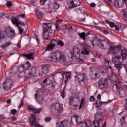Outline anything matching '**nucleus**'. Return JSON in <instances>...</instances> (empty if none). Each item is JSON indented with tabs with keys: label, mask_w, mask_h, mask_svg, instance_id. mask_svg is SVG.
Segmentation results:
<instances>
[{
	"label": "nucleus",
	"mask_w": 127,
	"mask_h": 127,
	"mask_svg": "<svg viewBox=\"0 0 127 127\" xmlns=\"http://www.w3.org/2000/svg\"><path fill=\"white\" fill-rule=\"evenodd\" d=\"M73 103V107H75L76 108L79 107V103H80V98H79V97H74Z\"/></svg>",
	"instance_id": "c756f323"
},
{
	"label": "nucleus",
	"mask_w": 127,
	"mask_h": 127,
	"mask_svg": "<svg viewBox=\"0 0 127 127\" xmlns=\"http://www.w3.org/2000/svg\"><path fill=\"white\" fill-rule=\"evenodd\" d=\"M3 88L6 91H8V90H10L11 88H12V82H10V83L7 82H4L3 83Z\"/></svg>",
	"instance_id": "6ab92c4d"
},
{
	"label": "nucleus",
	"mask_w": 127,
	"mask_h": 127,
	"mask_svg": "<svg viewBox=\"0 0 127 127\" xmlns=\"http://www.w3.org/2000/svg\"><path fill=\"white\" fill-rule=\"evenodd\" d=\"M95 97H94V96H91L90 98H89V101L90 102H95Z\"/></svg>",
	"instance_id": "3c124183"
},
{
	"label": "nucleus",
	"mask_w": 127,
	"mask_h": 127,
	"mask_svg": "<svg viewBox=\"0 0 127 127\" xmlns=\"http://www.w3.org/2000/svg\"><path fill=\"white\" fill-rule=\"evenodd\" d=\"M52 79H53L52 76L49 77L43 81V83L46 84L47 85H50L52 83Z\"/></svg>",
	"instance_id": "c85d7f7f"
},
{
	"label": "nucleus",
	"mask_w": 127,
	"mask_h": 127,
	"mask_svg": "<svg viewBox=\"0 0 127 127\" xmlns=\"http://www.w3.org/2000/svg\"><path fill=\"white\" fill-rule=\"evenodd\" d=\"M50 121H51V118H50V117H46L45 118V121L46 122V123H48V122H50Z\"/></svg>",
	"instance_id": "bf43d9fd"
},
{
	"label": "nucleus",
	"mask_w": 127,
	"mask_h": 127,
	"mask_svg": "<svg viewBox=\"0 0 127 127\" xmlns=\"http://www.w3.org/2000/svg\"><path fill=\"white\" fill-rule=\"evenodd\" d=\"M47 0H40L41 4H42V5H44V4H45Z\"/></svg>",
	"instance_id": "13d9d810"
},
{
	"label": "nucleus",
	"mask_w": 127,
	"mask_h": 127,
	"mask_svg": "<svg viewBox=\"0 0 127 127\" xmlns=\"http://www.w3.org/2000/svg\"><path fill=\"white\" fill-rule=\"evenodd\" d=\"M51 66L49 64L45 65L42 66V72L44 75H46L49 73V70H50Z\"/></svg>",
	"instance_id": "dca6fc26"
},
{
	"label": "nucleus",
	"mask_w": 127,
	"mask_h": 127,
	"mask_svg": "<svg viewBox=\"0 0 127 127\" xmlns=\"http://www.w3.org/2000/svg\"><path fill=\"white\" fill-rule=\"evenodd\" d=\"M105 22H106V23H108V24H109L110 27H115V23H114V22H110L108 20H105Z\"/></svg>",
	"instance_id": "a19ab883"
},
{
	"label": "nucleus",
	"mask_w": 127,
	"mask_h": 127,
	"mask_svg": "<svg viewBox=\"0 0 127 127\" xmlns=\"http://www.w3.org/2000/svg\"><path fill=\"white\" fill-rule=\"evenodd\" d=\"M23 66V68H24V70H25V72L26 71V70H28L29 68H31V64H30V63L29 62L27 61L26 64L24 65H22Z\"/></svg>",
	"instance_id": "2f4dec72"
},
{
	"label": "nucleus",
	"mask_w": 127,
	"mask_h": 127,
	"mask_svg": "<svg viewBox=\"0 0 127 127\" xmlns=\"http://www.w3.org/2000/svg\"><path fill=\"white\" fill-rule=\"evenodd\" d=\"M80 78H81V82H87V76L86 74H80Z\"/></svg>",
	"instance_id": "58836bf2"
},
{
	"label": "nucleus",
	"mask_w": 127,
	"mask_h": 127,
	"mask_svg": "<svg viewBox=\"0 0 127 127\" xmlns=\"http://www.w3.org/2000/svg\"><path fill=\"white\" fill-rule=\"evenodd\" d=\"M101 94H98L97 97V100H101Z\"/></svg>",
	"instance_id": "69168bd1"
},
{
	"label": "nucleus",
	"mask_w": 127,
	"mask_h": 127,
	"mask_svg": "<svg viewBox=\"0 0 127 127\" xmlns=\"http://www.w3.org/2000/svg\"><path fill=\"white\" fill-rule=\"evenodd\" d=\"M91 43L93 46H98L99 48L102 49H108L110 46V43L109 40H102L101 41H98L97 38H94L93 40L91 41Z\"/></svg>",
	"instance_id": "7ed1b4c3"
},
{
	"label": "nucleus",
	"mask_w": 127,
	"mask_h": 127,
	"mask_svg": "<svg viewBox=\"0 0 127 127\" xmlns=\"http://www.w3.org/2000/svg\"><path fill=\"white\" fill-rule=\"evenodd\" d=\"M120 122L122 126H124L126 124V118L124 117H122L120 119Z\"/></svg>",
	"instance_id": "37998d69"
},
{
	"label": "nucleus",
	"mask_w": 127,
	"mask_h": 127,
	"mask_svg": "<svg viewBox=\"0 0 127 127\" xmlns=\"http://www.w3.org/2000/svg\"><path fill=\"white\" fill-rule=\"evenodd\" d=\"M53 88H54V86H53V85H52V84H51V86H50L48 88H47V90L48 91H52V90H53Z\"/></svg>",
	"instance_id": "864d4df0"
},
{
	"label": "nucleus",
	"mask_w": 127,
	"mask_h": 127,
	"mask_svg": "<svg viewBox=\"0 0 127 127\" xmlns=\"http://www.w3.org/2000/svg\"><path fill=\"white\" fill-rule=\"evenodd\" d=\"M59 56H60V52L52 53L50 56L47 58V60H49V61H51L52 62H57Z\"/></svg>",
	"instance_id": "0eeeda50"
},
{
	"label": "nucleus",
	"mask_w": 127,
	"mask_h": 127,
	"mask_svg": "<svg viewBox=\"0 0 127 127\" xmlns=\"http://www.w3.org/2000/svg\"><path fill=\"white\" fill-rule=\"evenodd\" d=\"M72 51L73 54H74L75 57H77V55L78 56V58L76 60L78 62H79V60H80V59H79V56H80V49L79 47L75 46L73 47Z\"/></svg>",
	"instance_id": "a211bd4d"
},
{
	"label": "nucleus",
	"mask_w": 127,
	"mask_h": 127,
	"mask_svg": "<svg viewBox=\"0 0 127 127\" xmlns=\"http://www.w3.org/2000/svg\"><path fill=\"white\" fill-rule=\"evenodd\" d=\"M89 35H91L90 33H88L86 34V33L83 32L80 33V38H81V39H83L85 42H86V37H88Z\"/></svg>",
	"instance_id": "bb28decb"
},
{
	"label": "nucleus",
	"mask_w": 127,
	"mask_h": 127,
	"mask_svg": "<svg viewBox=\"0 0 127 127\" xmlns=\"http://www.w3.org/2000/svg\"><path fill=\"white\" fill-rule=\"evenodd\" d=\"M98 85L101 90H105L108 87H109V85L108 84V79H101L98 81Z\"/></svg>",
	"instance_id": "1a4fd4ad"
},
{
	"label": "nucleus",
	"mask_w": 127,
	"mask_h": 127,
	"mask_svg": "<svg viewBox=\"0 0 127 127\" xmlns=\"http://www.w3.org/2000/svg\"><path fill=\"white\" fill-rule=\"evenodd\" d=\"M109 46L110 50L108 51L107 54H113V55L118 54V52H119V51L122 48V46H121V45L117 46H111L109 45Z\"/></svg>",
	"instance_id": "39448f33"
},
{
	"label": "nucleus",
	"mask_w": 127,
	"mask_h": 127,
	"mask_svg": "<svg viewBox=\"0 0 127 127\" xmlns=\"http://www.w3.org/2000/svg\"><path fill=\"white\" fill-rule=\"evenodd\" d=\"M5 30L4 31H1L0 32V42H1L2 41V39H4L5 38Z\"/></svg>",
	"instance_id": "72a5a7b5"
},
{
	"label": "nucleus",
	"mask_w": 127,
	"mask_h": 127,
	"mask_svg": "<svg viewBox=\"0 0 127 127\" xmlns=\"http://www.w3.org/2000/svg\"><path fill=\"white\" fill-rule=\"evenodd\" d=\"M90 53V51L88 49H87V47H86V45L82 44L81 47V54L83 55H88Z\"/></svg>",
	"instance_id": "aec40b11"
},
{
	"label": "nucleus",
	"mask_w": 127,
	"mask_h": 127,
	"mask_svg": "<svg viewBox=\"0 0 127 127\" xmlns=\"http://www.w3.org/2000/svg\"><path fill=\"white\" fill-rule=\"evenodd\" d=\"M53 5H54V8H55L56 9H57L59 8V7L60 6V5H59L58 4V3H57V2H55L53 4Z\"/></svg>",
	"instance_id": "09e8293b"
},
{
	"label": "nucleus",
	"mask_w": 127,
	"mask_h": 127,
	"mask_svg": "<svg viewBox=\"0 0 127 127\" xmlns=\"http://www.w3.org/2000/svg\"><path fill=\"white\" fill-rule=\"evenodd\" d=\"M103 120H104V116L102 113L98 112L95 114L94 121L101 123Z\"/></svg>",
	"instance_id": "f3484780"
},
{
	"label": "nucleus",
	"mask_w": 127,
	"mask_h": 127,
	"mask_svg": "<svg viewBox=\"0 0 127 127\" xmlns=\"http://www.w3.org/2000/svg\"><path fill=\"white\" fill-rule=\"evenodd\" d=\"M56 46V40H52L50 43L48 44L45 51H52L54 49V47Z\"/></svg>",
	"instance_id": "9b49d317"
},
{
	"label": "nucleus",
	"mask_w": 127,
	"mask_h": 127,
	"mask_svg": "<svg viewBox=\"0 0 127 127\" xmlns=\"http://www.w3.org/2000/svg\"><path fill=\"white\" fill-rule=\"evenodd\" d=\"M69 100L70 105H73V106H74V97L70 96Z\"/></svg>",
	"instance_id": "c03bdc74"
},
{
	"label": "nucleus",
	"mask_w": 127,
	"mask_h": 127,
	"mask_svg": "<svg viewBox=\"0 0 127 127\" xmlns=\"http://www.w3.org/2000/svg\"><path fill=\"white\" fill-rule=\"evenodd\" d=\"M75 81L76 83H80V77L79 75L75 77Z\"/></svg>",
	"instance_id": "8fccbe9b"
},
{
	"label": "nucleus",
	"mask_w": 127,
	"mask_h": 127,
	"mask_svg": "<svg viewBox=\"0 0 127 127\" xmlns=\"http://www.w3.org/2000/svg\"><path fill=\"white\" fill-rule=\"evenodd\" d=\"M114 27L115 28V29L116 30H117V31H119V30H120V27H121V26L115 25Z\"/></svg>",
	"instance_id": "052dcab7"
},
{
	"label": "nucleus",
	"mask_w": 127,
	"mask_h": 127,
	"mask_svg": "<svg viewBox=\"0 0 127 127\" xmlns=\"http://www.w3.org/2000/svg\"><path fill=\"white\" fill-rule=\"evenodd\" d=\"M36 13L39 18H42V17H43V13L40 11L38 9L36 10Z\"/></svg>",
	"instance_id": "c9c22d12"
},
{
	"label": "nucleus",
	"mask_w": 127,
	"mask_h": 127,
	"mask_svg": "<svg viewBox=\"0 0 127 127\" xmlns=\"http://www.w3.org/2000/svg\"><path fill=\"white\" fill-rule=\"evenodd\" d=\"M123 17L125 20L127 21V12H125L123 14Z\"/></svg>",
	"instance_id": "5fc2aeb1"
},
{
	"label": "nucleus",
	"mask_w": 127,
	"mask_h": 127,
	"mask_svg": "<svg viewBox=\"0 0 127 127\" xmlns=\"http://www.w3.org/2000/svg\"><path fill=\"white\" fill-rule=\"evenodd\" d=\"M11 113L14 116V115L17 113V111L16 109H12L11 110Z\"/></svg>",
	"instance_id": "603ef678"
},
{
	"label": "nucleus",
	"mask_w": 127,
	"mask_h": 127,
	"mask_svg": "<svg viewBox=\"0 0 127 127\" xmlns=\"http://www.w3.org/2000/svg\"><path fill=\"white\" fill-rule=\"evenodd\" d=\"M77 6H78V5L76 4V3L74 2V1H72L70 2V6H69V8H74V7H77Z\"/></svg>",
	"instance_id": "ea45409f"
},
{
	"label": "nucleus",
	"mask_w": 127,
	"mask_h": 127,
	"mask_svg": "<svg viewBox=\"0 0 127 127\" xmlns=\"http://www.w3.org/2000/svg\"><path fill=\"white\" fill-rule=\"evenodd\" d=\"M43 27V38L45 40H49L52 35V30H51L52 25L50 23H44Z\"/></svg>",
	"instance_id": "f03ea898"
},
{
	"label": "nucleus",
	"mask_w": 127,
	"mask_h": 127,
	"mask_svg": "<svg viewBox=\"0 0 127 127\" xmlns=\"http://www.w3.org/2000/svg\"><path fill=\"white\" fill-rule=\"evenodd\" d=\"M10 45H11V42H7L5 44H2L1 45V48L2 49H5V48L8 47Z\"/></svg>",
	"instance_id": "e433bc0d"
},
{
	"label": "nucleus",
	"mask_w": 127,
	"mask_h": 127,
	"mask_svg": "<svg viewBox=\"0 0 127 127\" xmlns=\"http://www.w3.org/2000/svg\"><path fill=\"white\" fill-rule=\"evenodd\" d=\"M58 60H59L60 63H65L66 62L65 55L61 54V52H60V56L58 58Z\"/></svg>",
	"instance_id": "5701e85b"
},
{
	"label": "nucleus",
	"mask_w": 127,
	"mask_h": 127,
	"mask_svg": "<svg viewBox=\"0 0 127 127\" xmlns=\"http://www.w3.org/2000/svg\"><path fill=\"white\" fill-rule=\"evenodd\" d=\"M80 126L81 127H91V120H88L85 122H80Z\"/></svg>",
	"instance_id": "b1692460"
},
{
	"label": "nucleus",
	"mask_w": 127,
	"mask_h": 127,
	"mask_svg": "<svg viewBox=\"0 0 127 127\" xmlns=\"http://www.w3.org/2000/svg\"><path fill=\"white\" fill-rule=\"evenodd\" d=\"M18 27L19 28V32L21 34H22V32H23V29L21 27H20L19 26H18Z\"/></svg>",
	"instance_id": "4d7b16f0"
},
{
	"label": "nucleus",
	"mask_w": 127,
	"mask_h": 127,
	"mask_svg": "<svg viewBox=\"0 0 127 127\" xmlns=\"http://www.w3.org/2000/svg\"><path fill=\"white\" fill-rule=\"evenodd\" d=\"M62 127H71V124L67 120L61 121Z\"/></svg>",
	"instance_id": "393cba45"
},
{
	"label": "nucleus",
	"mask_w": 127,
	"mask_h": 127,
	"mask_svg": "<svg viewBox=\"0 0 127 127\" xmlns=\"http://www.w3.org/2000/svg\"><path fill=\"white\" fill-rule=\"evenodd\" d=\"M124 3L127 7V0H116L114 2L116 7H123Z\"/></svg>",
	"instance_id": "f8f14e48"
},
{
	"label": "nucleus",
	"mask_w": 127,
	"mask_h": 127,
	"mask_svg": "<svg viewBox=\"0 0 127 127\" xmlns=\"http://www.w3.org/2000/svg\"><path fill=\"white\" fill-rule=\"evenodd\" d=\"M70 78L71 72L65 73L63 75V81H64V83H67L68 79H70Z\"/></svg>",
	"instance_id": "4be33fe9"
},
{
	"label": "nucleus",
	"mask_w": 127,
	"mask_h": 127,
	"mask_svg": "<svg viewBox=\"0 0 127 127\" xmlns=\"http://www.w3.org/2000/svg\"><path fill=\"white\" fill-rule=\"evenodd\" d=\"M27 108L29 111H32L34 114H39L42 111V108H36L32 105H28Z\"/></svg>",
	"instance_id": "ddd939ff"
},
{
	"label": "nucleus",
	"mask_w": 127,
	"mask_h": 127,
	"mask_svg": "<svg viewBox=\"0 0 127 127\" xmlns=\"http://www.w3.org/2000/svg\"><path fill=\"white\" fill-rule=\"evenodd\" d=\"M74 53L72 51H70L68 54V56L69 58H73L74 57Z\"/></svg>",
	"instance_id": "a18cd8bd"
},
{
	"label": "nucleus",
	"mask_w": 127,
	"mask_h": 127,
	"mask_svg": "<svg viewBox=\"0 0 127 127\" xmlns=\"http://www.w3.org/2000/svg\"><path fill=\"white\" fill-rule=\"evenodd\" d=\"M118 91L119 92V94L121 98H123V97H125V96H126V92L125 91V90H124V88H123L122 90Z\"/></svg>",
	"instance_id": "4c0bfd02"
},
{
	"label": "nucleus",
	"mask_w": 127,
	"mask_h": 127,
	"mask_svg": "<svg viewBox=\"0 0 127 127\" xmlns=\"http://www.w3.org/2000/svg\"><path fill=\"white\" fill-rule=\"evenodd\" d=\"M107 104H109V102H100L97 101L94 103L96 108H99V107H101V106H103V105H107Z\"/></svg>",
	"instance_id": "a878e982"
},
{
	"label": "nucleus",
	"mask_w": 127,
	"mask_h": 127,
	"mask_svg": "<svg viewBox=\"0 0 127 127\" xmlns=\"http://www.w3.org/2000/svg\"><path fill=\"white\" fill-rule=\"evenodd\" d=\"M86 104H87V102H86V99H85L84 97H83L81 99L80 109H82V108H85V107H86Z\"/></svg>",
	"instance_id": "7c9ffc66"
},
{
	"label": "nucleus",
	"mask_w": 127,
	"mask_h": 127,
	"mask_svg": "<svg viewBox=\"0 0 127 127\" xmlns=\"http://www.w3.org/2000/svg\"><path fill=\"white\" fill-rule=\"evenodd\" d=\"M78 119H79V116H75L71 117V122L73 123V120H75L76 123H78Z\"/></svg>",
	"instance_id": "de8ad7c7"
},
{
	"label": "nucleus",
	"mask_w": 127,
	"mask_h": 127,
	"mask_svg": "<svg viewBox=\"0 0 127 127\" xmlns=\"http://www.w3.org/2000/svg\"><path fill=\"white\" fill-rule=\"evenodd\" d=\"M6 5L8 7H10L11 6H12V3H11V2L10 1L7 2Z\"/></svg>",
	"instance_id": "6e6d98bb"
},
{
	"label": "nucleus",
	"mask_w": 127,
	"mask_h": 127,
	"mask_svg": "<svg viewBox=\"0 0 127 127\" xmlns=\"http://www.w3.org/2000/svg\"><path fill=\"white\" fill-rule=\"evenodd\" d=\"M18 70L19 73H22V72H23L24 71H25L22 65L18 67Z\"/></svg>",
	"instance_id": "49530a36"
},
{
	"label": "nucleus",
	"mask_w": 127,
	"mask_h": 127,
	"mask_svg": "<svg viewBox=\"0 0 127 127\" xmlns=\"http://www.w3.org/2000/svg\"><path fill=\"white\" fill-rule=\"evenodd\" d=\"M56 29L58 31H59V30H60V27H59V26L57 24H56Z\"/></svg>",
	"instance_id": "680f3d73"
},
{
	"label": "nucleus",
	"mask_w": 127,
	"mask_h": 127,
	"mask_svg": "<svg viewBox=\"0 0 127 127\" xmlns=\"http://www.w3.org/2000/svg\"><path fill=\"white\" fill-rule=\"evenodd\" d=\"M121 56H116L113 59V63L115 64V67L117 69H122V67L119 64L123 63V61L126 59L127 57V49L126 48H123L120 50Z\"/></svg>",
	"instance_id": "f257e3e1"
},
{
	"label": "nucleus",
	"mask_w": 127,
	"mask_h": 127,
	"mask_svg": "<svg viewBox=\"0 0 127 127\" xmlns=\"http://www.w3.org/2000/svg\"><path fill=\"white\" fill-rule=\"evenodd\" d=\"M91 127H100L101 125L100 122L94 120L93 123L92 124V121H91Z\"/></svg>",
	"instance_id": "473e14b6"
},
{
	"label": "nucleus",
	"mask_w": 127,
	"mask_h": 127,
	"mask_svg": "<svg viewBox=\"0 0 127 127\" xmlns=\"http://www.w3.org/2000/svg\"><path fill=\"white\" fill-rule=\"evenodd\" d=\"M11 20L13 24H15L17 27H18V26H19V25H18L19 24L20 25H22L23 26H25V24H24V23H23L22 21H19L17 18H16L15 17H12L11 19Z\"/></svg>",
	"instance_id": "4468645a"
},
{
	"label": "nucleus",
	"mask_w": 127,
	"mask_h": 127,
	"mask_svg": "<svg viewBox=\"0 0 127 127\" xmlns=\"http://www.w3.org/2000/svg\"><path fill=\"white\" fill-rule=\"evenodd\" d=\"M115 86L116 87L117 91H120V90H123V89H124V88L123 87V84H122V82H121L119 79L116 80Z\"/></svg>",
	"instance_id": "412c9836"
},
{
	"label": "nucleus",
	"mask_w": 127,
	"mask_h": 127,
	"mask_svg": "<svg viewBox=\"0 0 127 127\" xmlns=\"http://www.w3.org/2000/svg\"><path fill=\"white\" fill-rule=\"evenodd\" d=\"M29 122L31 126H33L35 127H43V126L38 124L36 122V117L33 114H31L29 119Z\"/></svg>",
	"instance_id": "9d476101"
},
{
	"label": "nucleus",
	"mask_w": 127,
	"mask_h": 127,
	"mask_svg": "<svg viewBox=\"0 0 127 127\" xmlns=\"http://www.w3.org/2000/svg\"><path fill=\"white\" fill-rule=\"evenodd\" d=\"M25 76L27 78H32V77H36L37 76V69L36 67L33 66L27 69L25 71Z\"/></svg>",
	"instance_id": "20e7f679"
},
{
	"label": "nucleus",
	"mask_w": 127,
	"mask_h": 127,
	"mask_svg": "<svg viewBox=\"0 0 127 127\" xmlns=\"http://www.w3.org/2000/svg\"><path fill=\"white\" fill-rule=\"evenodd\" d=\"M22 56L23 57H26L27 59H32V60L34 59V53H33L28 54H23Z\"/></svg>",
	"instance_id": "cd10ccee"
},
{
	"label": "nucleus",
	"mask_w": 127,
	"mask_h": 127,
	"mask_svg": "<svg viewBox=\"0 0 127 127\" xmlns=\"http://www.w3.org/2000/svg\"><path fill=\"white\" fill-rule=\"evenodd\" d=\"M57 43V45H60V46H64V42H63L61 40H58L57 41H56V44Z\"/></svg>",
	"instance_id": "79ce46f5"
},
{
	"label": "nucleus",
	"mask_w": 127,
	"mask_h": 127,
	"mask_svg": "<svg viewBox=\"0 0 127 127\" xmlns=\"http://www.w3.org/2000/svg\"><path fill=\"white\" fill-rule=\"evenodd\" d=\"M90 6L91 7H95V6H96V4H95L94 3H92L90 4Z\"/></svg>",
	"instance_id": "0e129e2a"
},
{
	"label": "nucleus",
	"mask_w": 127,
	"mask_h": 127,
	"mask_svg": "<svg viewBox=\"0 0 127 127\" xmlns=\"http://www.w3.org/2000/svg\"><path fill=\"white\" fill-rule=\"evenodd\" d=\"M17 17L18 18L22 17L23 18H24V17H25V14H21V15L18 16Z\"/></svg>",
	"instance_id": "e2e57ef3"
},
{
	"label": "nucleus",
	"mask_w": 127,
	"mask_h": 127,
	"mask_svg": "<svg viewBox=\"0 0 127 127\" xmlns=\"http://www.w3.org/2000/svg\"><path fill=\"white\" fill-rule=\"evenodd\" d=\"M5 35L7 36V37H8V38H13V37H15V31H14V29L13 28L8 27L5 28Z\"/></svg>",
	"instance_id": "6e6552de"
},
{
	"label": "nucleus",
	"mask_w": 127,
	"mask_h": 127,
	"mask_svg": "<svg viewBox=\"0 0 127 127\" xmlns=\"http://www.w3.org/2000/svg\"><path fill=\"white\" fill-rule=\"evenodd\" d=\"M6 103L7 104H10L11 103V100H10V99H7L6 101Z\"/></svg>",
	"instance_id": "774afa93"
},
{
	"label": "nucleus",
	"mask_w": 127,
	"mask_h": 127,
	"mask_svg": "<svg viewBox=\"0 0 127 127\" xmlns=\"http://www.w3.org/2000/svg\"><path fill=\"white\" fill-rule=\"evenodd\" d=\"M52 108L55 109L57 113H61L62 112V107H61V106L58 103H54L52 105Z\"/></svg>",
	"instance_id": "2eb2a0df"
},
{
	"label": "nucleus",
	"mask_w": 127,
	"mask_h": 127,
	"mask_svg": "<svg viewBox=\"0 0 127 127\" xmlns=\"http://www.w3.org/2000/svg\"><path fill=\"white\" fill-rule=\"evenodd\" d=\"M109 80L112 81V82H116V80H117V76H116V74H115L114 72H112V76L109 77Z\"/></svg>",
	"instance_id": "f704fd0d"
},
{
	"label": "nucleus",
	"mask_w": 127,
	"mask_h": 127,
	"mask_svg": "<svg viewBox=\"0 0 127 127\" xmlns=\"http://www.w3.org/2000/svg\"><path fill=\"white\" fill-rule=\"evenodd\" d=\"M45 92V90H44L43 89H38L36 91V93L35 94V98L36 101L38 103H42V101H43V97L42 96L45 95L44 93Z\"/></svg>",
	"instance_id": "423d86ee"
},
{
	"label": "nucleus",
	"mask_w": 127,
	"mask_h": 127,
	"mask_svg": "<svg viewBox=\"0 0 127 127\" xmlns=\"http://www.w3.org/2000/svg\"><path fill=\"white\" fill-rule=\"evenodd\" d=\"M61 96L62 98H64V97L66 96V95L65 94V93H64V92H62L61 93Z\"/></svg>",
	"instance_id": "338daca9"
}]
</instances>
